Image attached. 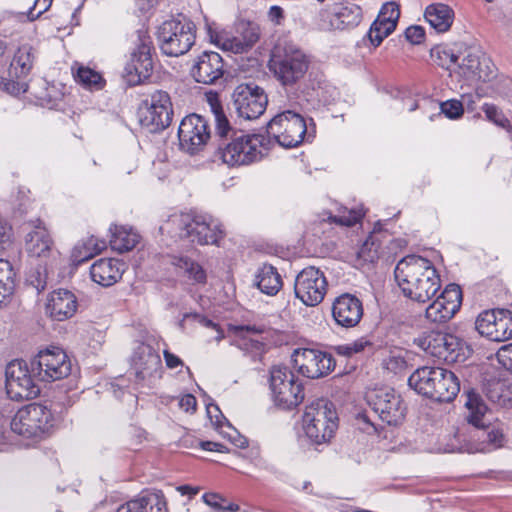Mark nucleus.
<instances>
[{
    "label": "nucleus",
    "mask_w": 512,
    "mask_h": 512,
    "mask_svg": "<svg viewBox=\"0 0 512 512\" xmlns=\"http://www.w3.org/2000/svg\"><path fill=\"white\" fill-rule=\"evenodd\" d=\"M211 108L215 135L222 141L218 148L222 161L229 166H240L260 160L265 137L260 134L237 135L219 103H212Z\"/></svg>",
    "instance_id": "obj_1"
},
{
    "label": "nucleus",
    "mask_w": 512,
    "mask_h": 512,
    "mask_svg": "<svg viewBox=\"0 0 512 512\" xmlns=\"http://www.w3.org/2000/svg\"><path fill=\"white\" fill-rule=\"evenodd\" d=\"M394 275L404 296L418 303L429 301L441 287L440 276L432 262L418 255L402 258Z\"/></svg>",
    "instance_id": "obj_2"
},
{
    "label": "nucleus",
    "mask_w": 512,
    "mask_h": 512,
    "mask_svg": "<svg viewBox=\"0 0 512 512\" xmlns=\"http://www.w3.org/2000/svg\"><path fill=\"white\" fill-rule=\"evenodd\" d=\"M163 229L200 245H219L225 235L222 224L208 214H174L169 217Z\"/></svg>",
    "instance_id": "obj_3"
},
{
    "label": "nucleus",
    "mask_w": 512,
    "mask_h": 512,
    "mask_svg": "<svg viewBox=\"0 0 512 512\" xmlns=\"http://www.w3.org/2000/svg\"><path fill=\"white\" fill-rule=\"evenodd\" d=\"M408 384L419 394L438 402H450L460 391L457 376L442 367H420L410 375Z\"/></svg>",
    "instance_id": "obj_4"
},
{
    "label": "nucleus",
    "mask_w": 512,
    "mask_h": 512,
    "mask_svg": "<svg viewBox=\"0 0 512 512\" xmlns=\"http://www.w3.org/2000/svg\"><path fill=\"white\" fill-rule=\"evenodd\" d=\"M195 25L179 15L163 22L157 31V40L163 54L179 57L186 54L195 43Z\"/></svg>",
    "instance_id": "obj_5"
},
{
    "label": "nucleus",
    "mask_w": 512,
    "mask_h": 512,
    "mask_svg": "<svg viewBox=\"0 0 512 512\" xmlns=\"http://www.w3.org/2000/svg\"><path fill=\"white\" fill-rule=\"evenodd\" d=\"M465 407L467 409L466 419L468 423L480 430L482 443L486 446L481 450H493L502 446L503 433L496 426L492 425L491 412L486 405L482 395L471 389L465 392Z\"/></svg>",
    "instance_id": "obj_6"
},
{
    "label": "nucleus",
    "mask_w": 512,
    "mask_h": 512,
    "mask_svg": "<svg viewBox=\"0 0 512 512\" xmlns=\"http://www.w3.org/2000/svg\"><path fill=\"white\" fill-rule=\"evenodd\" d=\"M270 70L284 86H291L306 74L309 60L306 54L294 45L276 47L272 53Z\"/></svg>",
    "instance_id": "obj_7"
},
{
    "label": "nucleus",
    "mask_w": 512,
    "mask_h": 512,
    "mask_svg": "<svg viewBox=\"0 0 512 512\" xmlns=\"http://www.w3.org/2000/svg\"><path fill=\"white\" fill-rule=\"evenodd\" d=\"M337 416L332 404L321 399L311 403L305 409L302 423L306 436L315 444L329 441L336 428Z\"/></svg>",
    "instance_id": "obj_8"
},
{
    "label": "nucleus",
    "mask_w": 512,
    "mask_h": 512,
    "mask_svg": "<svg viewBox=\"0 0 512 512\" xmlns=\"http://www.w3.org/2000/svg\"><path fill=\"white\" fill-rule=\"evenodd\" d=\"M269 386L274 403L284 410L297 407L304 399L302 382L287 366H272Z\"/></svg>",
    "instance_id": "obj_9"
},
{
    "label": "nucleus",
    "mask_w": 512,
    "mask_h": 512,
    "mask_svg": "<svg viewBox=\"0 0 512 512\" xmlns=\"http://www.w3.org/2000/svg\"><path fill=\"white\" fill-rule=\"evenodd\" d=\"M52 426L51 411L38 403L20 408L10 422L11 431L25 438L41 437L48 433Z\"/></svg>",
    "instance_id": "obj_10"
},
{
    "label": "nucleus",
    "mask_w": 512,
    "mask_h": 512,
    "mask_svg": "<svg viewBox=\"0 0 512 512\" xmlns=\"http://www.w3.org/2000/svg\"><path fill=\"white\" fill-rule=\"evenodd\" d=\"M307 132L304 118L287 110L274 116L267 124V133L285 148H292L302 143Z\"/></svg>",
    "instance_id": "obj_11"
},
{
    "label": "nucleus",
    "mask_w": 512,
    "mask_h": 512,
    "mask_svg": "<svg viewBox=\"0 0 512 512\" xmlns=\"http://www.w3.org/2000/svg\"><path fill=\"white\" fill-rule=\"evenodd\" d=\"M6 392L10 399L20 401L35 398L40 393L36 384L37 376L32 372V366L23 360H13L6 366Z\"/></svg>",
    "instance_id": "obj_12"
},
{
    "label": "nucleus",
    "mask_w": 512,
    "mask_h": 512,
    "mask_svg": "<svg viewBox=\"0 0 512 512\" xmlns=\"http://www.w3.org/2000/svg\"><path fill=\"white\" fill-rule=\"evenodd\" d=\"M172 116L170 96L163 90H155L150 93L139 108L140 122L151 132H158L168 127Z\"/></svg>",
    "instance_id": "obj_13"
},
{
    "label": "nucleus",
    "mask_w": 512,
    "mask_h": 512,
    "mask_svg": "<svg viewBox=\"0 0 512 512\" xmlns=\"http://www.w3.org/2000/svg\"><path fill=\"white\" fill-rule=\"evenodd\" d=\"M32 372L40 381H57L70 375L72 364L59 347H50L39 353L31 360Z\"/></svg>",
    "instance_id": "obj_14"
},
{
    "label": "nucleus",
    "mask_w": 512,
    "mask_h": 512,
    "mask_svg": "<svg viewBox=\"0 0 512 512\" xmlns=\"http://www.w3.org/2000/svg\"><path fill=\"white\" fill-rule=\"evenodd\" d=\"M367 401L381 421L388 425H397L405 417L406 406L393 388H376L368 393Z\"/></svg>",
    "instance_id": "obj_15"
},
{
    "label": "nucleus",
    "mask_w": 512,
    "mask_h": 512,
    "mask_svg": "<svg viewBox=\"0 0 512 512\" xmlns=\"http://www.w3.org/2000/svg\"><path fill=\"white\" fill-rule=\"evenodd\" d=\"M297 371L309 379H319L329 375L336 366L332 354L312 348H298L292 354Z\"/></svg>",
    "instance_id": "obj_16"
},
{
    "label": "nucleus",
    "mask_w": 512,
    "mask_h": 512,
    "mask_svg": "<svg viewBox=\"0 0 512 512\" xmlns=\"http://www.w3.org/2000/svg\"><path fill=\"white\" fill-rule=\"evenodd\" d=\"M415 341L427 354L445 363L457 362L461 356L462 342L450 333L430 331Z\"/></svg>",
    "instance_id": "obj_17"
},
{
    "label": "nucleus",
    "mask_w": 512,
    "mask_h": 512,
    "mask_svg": "<svg viewBox=\"0 0 512 512\" xmlns=\"http://www.w3.org/2000/svg\"><path fill=\"white\" fill-rule=\"evenodd\" d=\"M232 97L238 116L245 120L259 118L268 104L264 89L253 82L239 84L234 89Z\"/></svg>",
    "instance_id": "obj_18"
},
{
    "label": "nucleus",
    "mask_w": 512,
    "mask_h": 512,
    "mask_svg": "<svg viewBox=\"0 0 512 512\" xmlns=\"http://www.w3.org/2000/svg\"><path fill=\"white\" fill-rule=\"evenodd\" d=\"M210 137L209 123L203 116L190 114L182 119L178 129L181 150L194 155L205 147Z\"/></svg>",
    "instance_id": "obj_19"
},
{
    "label": "nucleus",
    "mask_w": 512,
    "mask_h": 512,
    "mask_svg": "<svg viewBox=\"0 0 512 512\" xmlns=\"http://www.w3.org/2000/svg\"><path fill=\"white\" fill-rule=\"evenodd\" d=\"M33 49L29 45L21 46L15 53L9 69V77H0V89L10 95L18 96L25 93L28 84L24 78L33 66Z\"/></svg>",
    "instance_id": "obj_20"
},
{
    "label": "nucleus",
    "mask_w": 512,
    "mask_h": 512,
    "mask_svg": "<svg viewBox=\"0 0 512 512\" xmlns=\"http://www.w3.org/2000/svg\"><path fill=\"white\" fill-rule=\"evenodd\" d=\"M327 288L324 273L313 266L304 268L295 279V295L306 306L320 304L327 293Z\"/></svg>",
    "instance_id": "obj_21"
},
{
    "label": "nucleus",
    "mask_w": 512,
    "mask_h": 512,
    "mask_svg": "<svg viewBox=\"0 0 512 512\" xmlns=\"http://www.w3.org/2000/svg\"><path fill=\"white\" fill-rule=\"evenodd\" d=\"M130 366L139 383L147 385L161 378L162 363L159 353L147 343H139L133 350Z\"/></svg>",
    "instance_id": "obj_22"
},
{
    "label": "nucleus",
    "mask_w": 512,
    "mask_h": 512,
    "mask_svg": "<svg viewBox=\"0 0 512 512\" xmlns=\"http://www.w3.org/2000/svg\"><path fill=\"white\" fill-rule=\"evenodd\" d=\"M207 35L214 45L224 51L235 54L243 53L259 40V28L256 24L247 23L241 26L240 36H232L225 31H219L207 24Z\"/></svg>",
    "instance_id": "obj_23"
},
{
    "label": "nucleus",
    "mask_w": 512,
    "mask_h": 512,
    "mask_svg": "<svg viewBox=\"0 0 512 512\" xmlns=\"http://www.w3.org/2000/svg\"><path fill=\"white\" fill-rule=\"evenodd\" d=\"M30 230L25 237L26 251L32 257L49 260L50 266H58L61 257L53 248V241L44 223L37 219L29 223Z\"/></svg>",
    "instance_id": "obj_24"
},
{
    "label": "nucleus",
    "mask_w": 512,
    "mask_h": 512,
    "mask_svg": "<svg viewBox=\"0 0 512 512\" xmlns=\"http://www.w3.org/2000/svg\"><path fill=\"white\" fill-rule=\"evenodd\" d=\"M151 50L152 41L148 33L144 30L137 31L136 49L125 66L127 75L137 78L133 81L141 82L150 77L153 70Z\"/></svg>",
    "instance_id": "obj_25"
},
{
    "label": "nucleus",
    "mask_w": 512,
    "mask_h": 512,
    "mask_svg": "<svg viewBox=\"0 0 512 512\" xmlns=\"http://www.w3.org/2000/svg\"><path fill=\"white\" fill-rule=\"evenodd\" d=\"M462 291L459 285L449 284L425 310L426 318L434 323H445L460 309Z\"/></svg>",
    "instance_id": "obj_26"
},
{
    "label": "nucleus",
    "mask_w": 512,
    "mask_h": 512,
    "mask_svg": "<svg viewBox=\"0 0 512 512\" xmlns=\"http://www.w3.org/2000/svg\"><path fill=\"white\" fill-rule=\"evenodd\" d=\"M332 316L336 324L341 327H355L363 316L361 300L349 293L341 294L332 304Z\"/></svg>",
    "instance_id": "obj_27"
},
{
    "label": "nucleus",
    "mask_w": 512,
    "mask_h": 512,
    "mask_svg": "<svg viewBox=\"0 0 512 512\" xmlns=\"http://www.w3.org/2000/svg\"><path fill=\"white\" fill-rule=\"evenodd\" d=\"M191 74L198 83L206 85L216 83L224 74L222 57L217 52H203L196 58Z\"/></svg>",
    "instance_id": "obj_28"
},
{
    "label": "nucleus",
    "mask_w": 512,
    "mask_h": 512,
    "mask_svg": "<svg viewBox=\"0 0 512 512\" xmlns=\"http://www.w3.org/2000/svg\"><path fill=\"white\" fill-rule=\"evenodd\" d=\"M78 307L76 295L67 289L51 292L46 303V313L56 321H64L74 316Z\"/></svg>",
    "instance_id": "obj_29"
},
{
    "label": "nucleus",
    "mask_w": 512,
    "mask_h": 512,
    "mask_svg": "<svg viewBox=\"0 0 512 512\" xmlns=\"http://www.w3.org/2000/svg\"><path fill=\"white\" fill-rule=\"evenodd\" d=\"M459 67L472 80L487 82L495 75L491 61L480 50L467 51Z\"/></svg>",
    "instance_id": "obj_30"
},
{
    "label": "nucleus",
    "mask_w": 512,
    "mask_h": 512,
    "mask_svg": "<svg viewBox=\"0 0 512 512\" xmlns=\"http://www.w3.org/2000/svg\"><path fill=\"white\" fill-rule=\"evenodd\" d=\"M125 269V264L117 259H100L92 264L90 275L94 282L108 287L114 285Z\"/></svg>",
    "instance_id": "obj_31"
},
{
    "label": "nucleus",
    "mask_w": 512,
    "mask_h": 512,
    "mask_svg": "<svg viewBox=\"0 0 512 512\" xmlns=\"http://www.w3.org/2000/svg\"><path fill=\"white\" fill-rule=\"evenodd\" d=\"M116 512H168L167 503L162 492L143 493L120 505Z\"/></svg>",
    "instance_id": "obj_32"
},
{
    "label": "nucleus",
    "mask_w": 512,
    "mask_h": 512,
    "mask_svg": "<svg viewBox=\"0 0 512 512\" xmlns=\"http://www.w3.org/2000/svg\"><path fill=\"white\" fill-rule=\"evenodd\" d=\"M453 9L444 3H433L426 7L424 18L438 33L447 32L454 21Z\"/></svg>",
    "instance_id": "obj_33"
},
{
    "label": "nucleus",
    "mask_w": 512,
    "mask_h": 512,
    "mask_svg": "<svg viewBox=\"0 0 512 512\" xmlns=\"http://www.w3.org/2000/svg\"><path fill=\"white\" fill-rule=\"evenodd\" d=\"M106 247L105 240L93 235L88 236L75 244L71 252V260L75 265H80L100 254Z\"/></svg>",
    "instance_id": "obj_34"
},
{
    "label": "nucleus",
    "mask_w": 512,
    "mask_h": 512,
    "mask_svg": "<svg viewBox=\"0 0 512 512\" xmlns=\"http://www.w3.org/2000/svg\"><path fill=\"white\" fill-rule=\"evenodd\" d=\"M255 284L262 293L274 296L282 288L283 282L281 275L274 266L263 264L255 274Z\"/></svg>",
    "instance_id": "obj_35"
},
{
    "label": "nucleus",
    "mask_w": 512,
    "mask_h": 512,
    "mask_svg": "<svg viewBox=\"0 0 512 512\" xmlns=\"http://www.w3.org/2000/svg\"><path fill=\"white\" fill-rule=\"evenodd\" d=\"M110 246L113 250L124 253L132 250L140 240L139 234L128 226L110 227Z\"/></svg>",
    "instance_id": "obj_36"
},
{
    "label": "nucleus",
    "mask_w": 512,
    "mask_h": 512,
    "mask_svg": "<svg viewBox=\"0 0 512 512\" xmlns=\"http://www.w3.org/2000/svg\"><path fill=\"white\" fill-rule=\"evenodd\" d=\"M172 264L193 283H206V271L198 262L194 261L193 259L185 256L174 257Z\"/></svg>",
    "instance_id": "obj_37"
},
{
    "label": "nucleus",
    "mask_w": 512,
    "mask_h": 512,
    "mask_svg": "<svg viewBox=\"0 0 512 512\" xmlns=\"http://www.w3.org/2000/svg\"><path fill=\"white\" fill-rule=\"evenodd\" d=\"M55 266H50L49 260L44 263H37L29 269L26 274V285L35 289L36 293L44 291L49 280V273Z\"/></svg>",
    "instance_id": "obj_38"
},
{
    "label": "nucleus",
    "mask_w": 512,
    "mask_h": 512,
    "mask_svg": "<svg viewBox=\"0 0 512 512\" xmlns=\"http://www.w3.org/2000/svg\"><path fill=\"white\" fill-rule=\"evenodd\" d=\"M75 66L72 70L76 82L91 90H100L104 86L105 81L99 72L77 63Z\"/></svg>",
    "instance_id": "obj_39"
},
{
    "label": "nucleus",
    "mask_w": 512,
    "mask_h": 512,
    "mask_svg": "<svg viewBox=\"0 0 512 512\" xmlns=\"http://www.w3.org/2000/svg\"><path fill=\"white\" fill-rule=\"evenodd\" d=\"M512 338V312L500 309L490 340L502 342Z\"/></svg>",
    "instance_id": "obj_40"
},
{
    "label": "nucleus",
    "mask_w": 512,
    "mask_h": 512,
    "mask_svg": "<svg viewBox=\"0 0 512 512\" xmlns=\"http://www.w3.org/2000/svg\"><path fill=\"white\" fill-rule=\"evenodd\" d=\"M337 18L344 28L356 27L362 20V9L356 4H347L339 9Z\"/></svg>",
    "instance_id": "obj_41"
},
{
    "label": "nucleus",
    "mask_w": 512,
    "mask_h": 512,
    "mask_svg": "<svg viewBox=\"0 0 512 512\" xmlns=\"http://www.w3.org/2000/svg\"><path fill=\"white\" fill-rule=\"evenodd\" d=\"M394 30L391 24H383L375 19L367 32L366 39L373 48H377Z\"/></svg>",
    "instance_id": "obj_42"
},
{
    "label": "nucleus",
    "mask_w": 512,
    "mask_h": 512,
    "mask_svg": "<svg viewBox=\"0 0 512 512\" xmlns=\"http://www.w3.org/2000/svg\"><path fill=\"white\" fill-rule=\"evenodd\" d=\"M499 310L500 309L486 310L478 315L475 326L482 336L488 339L491 338Z\"/></svg>",
    "instance_id": "obj_43"
},
{
    "label": "nucleus",
    "mask_w": 512,
    "mask_h": 512,
    "mask_svg": "<svg viewBox=\"0 0 512 512\" xmlns=\"http://www.w3.org/2000/svg\"><path fill=\"white\" fill-rule=\"evenodd\" d=\"M363 216L364 212L362 209L356 210L341 207L339 208L337 215L329 214L328 219L338 225L349 227L358 223Z\"/></svg>",
    "instance_id": "obj_44"
},
{
    "label": "nucleus",
    "mask_w": 512,
    "mask_h": 512,
    "mask_svg": "<svg viewBox=\"0 0 512 512\" xmlns=\"http://www.w3.org/2000/svg\"><path fill=\"white\" fill-rule=\"evenodd\" d=\"M431 58L434 62L445 69H450L458 61V56L445 46H436L431 49Z\"/></svg>",
    "instance_id": "obj_45"
},
{
    "label": "nucleus",
    "mask_w": 512,
    "mask_h": 512,
    "mask_svg": "<svg viewBox=\"0 0 512 512\" xmlns=\"http://www.w3.org/2000/svg\"><path fill=\"white\" fill-rule=\"evenodd\" d=\"M399 17V6L395 2H386L382 5L376 20L383 24H391L392 28L396 29Z\"/></svg>",
    "instance_id": "obj_46"
},
{
    "label": "nucleus",
    "mask_w": 512,
    "mask_h": 512,
    "mask_svg": "<svg viewBox=\"0 0 512 512\" xmlns=\"http://www.w3.org/2000/svg\"><path fill=\"white\" fill-rule=\"evenodd\" d=\"M441 113L449 119H458L464 113L461 101L456 99L447 100L440 104Z\"/></svg>",
    "instance_id": "obj_47"
},
{
    "label": "nucleus",
    "mask_w": 512,
    "mask_h": 512,
    "mask_svg": "<svg viewBox=\"0 0 512 512\" xmlns=\"http://www.w3.org/2000/svg\"><path fill=\"white\" fill-rule=\"evenodd\" d=\"M15 287V272L9 261L0 259V284Z\"/></svg>",
    "instance_id": "obj_48"
},
{
    "label": "nucleus",
    "mask_w": 512,
    "mask_h": 512,
    "mask_svg": "<svg viewBox=\"0 0 512 512\" xmlns=\"http://www.w3.org/2000/svg\"><path fill=\"white\" fill-rule=\"evenodd\" d=\"M405 38L411 44H421L425 39V30L422 26H410L405 30Z\"/></svg>",
    "instance_id": "obj_49"
},
{
    "label": "nucleus",
    "mask_w": 512,
    "mask_h": 512,
    "mask_svg": "<svg viewBox=\"0 0 512 512\" xmlns=\"http://www.w3.org/2000/svg\"><path fill=\"white\" fill-rule=\"evenodd\" d=\"M52 0H35L34 5L28 11V18L30 21L37 19L41 14L49 9Z\"/></svg>",
    "instance_id": "obj_50"
},
{
    "label": "nucleus",
    "mask_w": 512,
    "mask_h": 512,
    "mask_svg": "<svg viewBox=\"0 0 512 512\" xmlns=\"http://www.w3.org/2000/svg\"><path fill=\"white\" fill-rule=\"evenodd\" d=\"M352 352L358 354L365 351H371L374 347V343L370 336L360 337L351 342Z\"/></svg>",
    "instance_id": "obj_51"
},
{
    "label": "nucleus",
    "mask_w": 512,
    "mask_h": 512,
    "mask_svg": "<svg viewBox=\"0 0 512 512\" xmlns=\"http://www.w3.org/2000/svg\"><path fill=\"white\" fill-rule=\"evenodd\" d=\"M13 231L11 224L0 214V245L3 246L12 241Z\"/></svg>",
    "instance_id": "obj_52"
},
{
    "label": "nucleus",
    "mask_w": 512,
    "mask_h": 512,
    "mask_svg": "<svg viewBox=\"0 0 512 512\" xmlns=\"http://www.w3.org/2000/svg\"><path fill=\"white\" fill-rule=\"evenodd\" d=\"M202 499L205 502V504L214 508L215 510L224 511V506L222 505L224 499L220 495L216 493H205L202 496Z\"/></svg>",
    "instance_id": "obj_53"
},
{
    "label": "nucleus",
    "mask_w": 512,
    "mask_h": 512,
    "mask_svg": "<svg viewBox=\"0 0 512 512\" xmlns=\"http://www.w3.org/2000/svg\"><path fill=\"white\" fill-rule=\"evenodd\" d=\"M497 357L500 362H502L505 366H509V369L512 370V343L502 346L498 353Z\"/></svg>",
    "instance_id": "obj_54"
},
{
    "label": "nucleus",
    "mask_w": 512,
    "mask_h": 512,
    "mask_svg": "<svg viewBox=\"0 0 512 512\" xmlns=\"http://www.w3.org/2000/svg\"><path fill=\"white\" fill-rule=\"evenodd\" d=\"M482 109L486 115V118L494 124L500 119L501 116H503L502 111H500L498 107L493 104L485 103Z\"/></svg>",
    "instance_id": "obj_55"
},
{
    "label": "nucleus",
    "mask_w": 512,
    "mask_h": 512,
    "mask_svg": "<svg viewBox=\"0 0 512 512\" xmlns=\"http://www.w3.org/2000/svg\"><path fill=\"white\" fill-rule=\"evenodd\" d=\"M14 290V286L0 284V308L6 307L11 302Z\"/></svg>",
    "instance_id": "obj_56"
},
{
    "label": "nucleus",
    "mask_w": 512,
    "mask_h": 512,
    "mask_svg": "<svg viewBox=\"0 0 512 512\" xmlns=\"http://www.w3.org/2000/svg\"><path fill=\"white\" fill-rule=\"evenodd\" d=\"M207 413H208V416L210 417L212 423L216 426V428L223 427L222 419H224V416L222 415L218 406H216V405L208 406Z\"/></svg>",
    "instance_id": "obj_57"
},
{
    "label": "nucleus",
    "mask_w": 512,
    "mask_h": 512,
    "mask_svg": "<svg viewBox=\"0 0 512 512\" xmlns=\"http://www.w3.org/2000/svg\"><path fill=\"white\" fill-rule=\"evenodd\" d=\"M179 406L185 412H194L196 410L197 400L193 395L186 394L180 399Z\"/></svg>",
    "instance_id": "obj_58"
},
{
    "label": "nucleus",
    "mask_w": 512,
    "mask_h": 512,
    "mask_svg": "<svg viewBox=\"0 0 512 512\" xmlns=\"http://www.w3.org/2000/svg\"><path fill=\"white\" fill-rule=\"evenodd\" d=\"M163 355H164L166 366L168 368L174 369L178 366L183 365L182 360L175 354L171 353L170 351L164 350Z\"/></svg>",
    "instance_id": "obj_59"
},
{
    "label": "nucleus",
    "mask_w": 512,
    "mask_h": 512,
    "mask_svg": "<svg viewBox=\"0 0 512 512\" xmlns=\"http://www.w3.org/2000/svg\"><path fill=\"white\" fill-rule=\"evenodd\" d=\"M200 446L203 450L206 451H217V452H227L228 449L223 444L213 442V441H202Z\"/></svg>",
    "instance_id": "obj_60"
},
{
    "label": "nucleus",
    "mask_w": 512,
    "mask_h": 512,
    "mask_svg": "<svg viewBox=\"0 0 512 512\" xmlns=\"http://www.w3.org/2000/svg\"><path fill=\"white\" fill-rule=\"evenodd\" d=\"M335 351L337 354L345 356V357H351L352 355H354V353L352 352L351 343L338 345L335 347Z\"/></svg>",
    "instance_id": "obj_61"
},
{
    "label": "nucleus",
    "mask_w": 512,
    "mask_h": 512,
    "mask_svg": "<svg viewBox=\"0 0 512 512\" xmlns=\"http://www.w3.org/2000/svg\"><path fill=\"white\" fill-rule=\"evenodd\" d=\"M268 15L272 21L279 23V20L283 17V9L279 6H272Z\"/></svg>",
    "instance_id": "obj_62"
},
{
    "label": "nucleus",
    "mask_w": 512,
    "mask_h": 512,
    "mask_svg": "<svg viewBox=\"0 0 512 512\" xmlns=\"http://www.w3.org/2000/svg\"><path fill=\"white\" fill-rule=\"evenodd\" d=\"M237 330H238V333L243 336L245 335V333L259 334L262 332V329H259L256 326H251V325L238 327Z\"/></svg>",
    "instance_id": "obj_63"
},
{
    "label": "nucleus",
    "mask_w": 512,
    "mask_h": 512,
    "mask_svg": "<svg viewBox=\"0 0 512 512\" xmlns=\"http://www.w3.org/2000/svg\"><path fill=\"white\" fill-rule=\"evenodd\" d=\"M230 440L238 448L244 449L248 446V440L238 434L235 437L230 436Z\"/></svg>",
    "instance_id": "obj_64"
}]
</instances>
